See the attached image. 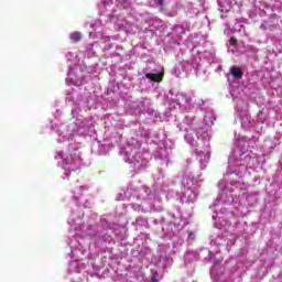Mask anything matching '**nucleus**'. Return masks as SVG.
Returning <instances> with one entry per match:
<instances>
[{
  "instance_id": "1",
  "label": "nucleus",
  "mask_w": 282,
  "mask_h": 282,
  "mask_svg": "<svg viewBox=\"0 0 282 282\" xmlns=\"http://www.w3.org/2000/svg\"><path fill=\"white\" fill-rule=\"evenodd\" d=\"M230 74L234 78H237V79L243 78V72H241V68L239 66H232L230 68Z\"/></svg>"
},
{
  "instance_id": "2",
  "label": "nucleus",
  "mask_w": 282,
  "mask_h": 282,
  "mask_svg": "<svg viewBox=\"0 0 282 282\" xmlns=\"http://www.w3.org/2000/svg\"><path fill=\"white\" fill-rule=\"evenodd\" d=\"M145 78L153 80V83H162V74L148 73L145 74Z\"/></svg>"
},
{
  "instance_id": "3",
  "label": "nucleus",
  "mask_w": 282,
  "mask_h": 282,
  "mask_svg": "<svg viewBox=\"0 0 282 282\" xmlns=\"http://www.w3.org/2000/svg\"><path fill=\"white\" fill-rule=\"evenodd\" d=\"M69 39L73 43H78V41H82L83 35L80 34V32L75 31V32L70 33Z\"/></svg>"
},
{
  "instance_id": "4",
  "label": "nucleus",
  "mask_w": 282,
  "mask_h": 282,
  "mask_svg": "<svg viewBox=\"0 0 282 282\" xmlns=\"http://www.w3.org/2000/svg\"><path fill=\"white\" fill-rule=\"evenodd\" d=\"M229 45H232L234 47L237 46V37H230Z\"/></svg>"
},
{
  "instance_id": "5",
  "label": "nucleus",
  "mask_w": 282,
  "mask_h": 282,
  "mask_svg": "<svg viewBox=\"0 0 282 282\" xmlns=\"http://www.w3.org/2000/svg\"><path fill=\"white\" fill-rule=\"evenodd\" d=\"M159 6H164V0H156Z\"/></svg>"
},
{
  "instance_id": "6",
  "label": "nucleus",
  "mask_w": 282,
  "mask_h": 282,
  "mask_svg": "<svg viewBox=\"0 0 282 282\" xmlns=\"http://www.w3.org/2000/svg\"><path fill=\"white\" fill-rule=\"evenodd\" d=\"M63 164L67 165V164H69V162L66 159H64Z\"/></svg>"
},
{
  "instance_id": "7",
  "label": "nucleus",
  "mask_w": 282,
  "mask_h": 282,
  "mask_svg": "<svg viewBox=\"0 0 282 282\" xmlns=\"http://www.w3.org/2000/svg\"><path fill=\"white\" fill-rule=\"evenodd\" d=\"M152 282H158V280H155V278H152Z\"/></svg>"
}]
</instances>
